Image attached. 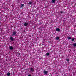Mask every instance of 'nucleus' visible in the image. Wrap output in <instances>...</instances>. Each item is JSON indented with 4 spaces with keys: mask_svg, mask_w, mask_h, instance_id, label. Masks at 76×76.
<instances>
[{
    "mask_svg": "<svg viewBox=\"0 0 76 76\" xmlns=\"http://www.w3.org/2000/svg\"><path fill=\"white\" fill-rule=\"evenodd\" d=\"M16 32L14 31L13 32L12 34V36H16Z\"/></svg>",
    "mask_w": 76,
    "mask_h": 76,
    "instance_id": "nucleus-1",
    "label": "nucleus"
},
{
    "mask_svg": "<svg viewBox=\"0 0 76 76\" xmlns=\"http://www.w3.org/2000/svg\"><path fill=\"white\" fill-rule=\"evenodd\" d=\"M28 25V23L27 22L24 23V26H26Z\"/></svg>",
    "mask_w": 76,
    "mask_h": 76,
    "instance_id": "nucleus-2",
    "label": "nucleus"
},
{
    "mask_svg": "<svg viewBox=\"0 0 76 76\" xmlns=\"http://www.w3.org/2000/svg\"><path fill=\"white\" fill-rule=\"evenodd\" d=\"M10 39L11 41H14V39H13V37H10Z\"/></svg>",
    "mask_w": 76,
    "mask_h": 76,
    "instance_id": "nucleus-3",
    "label": "nucleus"
},
{
    "mask_svg": "<svg viewBox=\"0 0 76 76\" xmlns=\"http://www.w3.org/2000/svg\"><path fill=\"white\" fill-rule=\"evenodd\" d=\"M48 73V71H45V70H44V71L43 72V73H44V74H45V75H47V74Z\"/></svg>",
    "mask_w": 76,
    "mask_h": 76,
    "instance_id": "nucleus-4",
    "label": "nucleus"
},
{
    "mask_svg": "<svg viewBox=\"0 0 76 76\" xmlns=\"http://www.w3.org/2000/svg\"><path fill=\"white\" fill-rule=\"evenodd\" d=\"M56 30L57 32H59L60 31V29L59 28H57Z\"/></svg>",
    "mask_w": 76,
    "mask_h": 76,
    "instance_id": "nucleus-5",
    "label": "nucleus"
},
{
    "mask_svg": "<svg viewBox=\"0 0 76 76\" xmlns=\"http://www.w3.org/2000/svg\"><path fill=\"white\" fill-rule=\"evenodd\" d=\"M10 50H13V47H12V46H11L10 47Z\"/></svg>",
    "mask_w": 76,
    "mask_h": 76,
    "instance_id": "nucleus-6",
    "label": "nucleus"
},
{
    "mask_svg": "<svg viewBox=\"0 0 76 76\" xmlns=\"http://www.w3.org/2000/svg\"><path fill=\"white\" fill-rule=\"evenodd\" d=\"M30 71H31V72H34V68H31Z\"/></svg>",
    "mask_w": 76,
    "mask_h": 76,
    "instance_id": "nucleus-7",
    "label": "nucleus"
},
{
    "mask_svg": "<svg viewBox=\"0 0 76 76\" xmlns=\"http://www.w3.org/2000/svg\"><path fill=\"white\" fill-rule=\"evenodd\" d=\"M60 39V37H56L55 39H56V40H58Z\"/></svg>",
    "mask_w": 76,
    "mask_h": 76,
    "instance_id": "nucleus-8",
    "label": "nucleus"
},
{
    "mask_svg": "<svg viewBox=\"0 0 76 76\" xmlns=\"http://www.w3.org/2000/svg\"><path fill=\"white\" fill-rule=\"evenodd\" d=\"M55 2H56V0H52V3H54Z\"/></svg>",
    "mask_w": 76,
    "mask_h": 76,
    "instance_id": "nucleus-9",
    "label": "nucleus"
},
{
    "mask_svg": "<svg viewBox=\"0 0 76 76\" xmlns=\"http://www.w3.org/2000/svg\"><path fill=\"white\" fill-rule=\"evenodd\" d=\"M72 45L74 47H76V43H73Z\"/></svg>",
    "mask_w": 76,
    "mask_h": 76,
    "instance_id": "nucleus-10",
    "label": "nucleus"
},
{
    "mask_svg": "<svg viewBox=\"0 0 76 76\" xmlns=\"http://www.w3.org/2000/svg\"><path fill=\"white\" fill-rule=\"evenodd\" d=\"M7 75L8 76H10V72H8L7 73Z\"/></svg>",
    "mask_w": 76,
    "mask_h": 76,
    "instance_id": "nucleus-11",
    "label": "nucleus"
},
{
    "mask_svg": "<svg viewBox=\"0 0 76 76\" xmlns=\"http://www.w3.org/2000/svg\"><path fill=\"white\" fill-rule=\"evenodd\" d=\"M32 3V1H30V2H29V3H28V4L30 5H31Z\"/></svg>",
    "mask_w": 76,
    "mask_h": 76,
    "instance_id": "nucleus-12",
    "label": "nucleus"
},
{
    "mask_svg": "<svg viewBox=\"0 0 76 76\" xmlns=\"http://www.w3.org/2000/svg\"><path fill=\"white\" fill-rule=\"evenodd\" d=\"M50 55V53L48 52V53H46V56H49Z\"/></svg>",
    "mask_w": 76,
    "mask_h": 76,
    "instance_id": "nucleus-13",
    "label": "nucleus"
},
{
    "mask_svg": "<svg viewBox=\"0 0 76 76\" xmlns=\"http://www.w3.org/2000/svg\"><path fill=\"white\" fill-rule=\"evenodd\" d=\"M24 6V4H22L21 6L20 7V8H22L23 7V6Z\"/></svg>",
    "mask_w": 76,
    "mask_h": 76,
    "instance_id": "nucleus-14",
    "label": "nucleus"
},
{
    "mask_svg": "<svg viewBox=\"0 0 76 76\" xmlns=\"http://www.w3.org/2000/svg\"><path fill=\"white\" fill-rule=\"evenodd\" d=\"M75 40V38H73L72 39L71 41H74Z\"/></svg>",
    "mask_w": 76,
    "mask_h": 76,
    "instance_id": "nucleus-15",
    "label": "nucleus"
},
{
    "mask_svg": "<svg viewBox=\"0 0 76 76\" xmlns=\"http://www.w3.org/2000/svg\"><path fill=\"white\" fill-rule=\"evenodd\" d=\"M68 39H72V38H71V37H68Z\"/></svg>",
    "mask_w": 76,
    "mask_h": 76,
    "instance_id": "nucleus-16",
    "label": "nucleus"
},
{
    "mask_svg": "<svg viewBox=\"0 0 76 76\" xmlns=\"http://www.w3.org/2000/svg\"><path fill=\"white\" fill-rule=\"evenodd\" d=\"M60 13H62V14H63V13H64V12L63 11H60Z\"/></svg>",
    "mask_w": 76,
    "mask_h": 76,
    "instance_id": "nucleus-17",
    "label": "nucleus"
},
{
    "mask_svg": "<svg viewBox=\"0 0 76 76\" xmlns=\"http://www.w3.org/2000/svg\"><path fill=\"white\" fill-rule=\"evenodd\" d=\"M66 61L67 62H69V59H66Z\"/></svg>",
    "mask_w": 76,
    "mask_h": 76,
    "instance_id": "nucleus-18",
    "label": "nucleus"
},
{
    "mask_svg": "<svg viewBox=\"0 0 76 76\" xmlns=\"http://www.w3.org/2000/svg\"><path fill=\"white\" fill-rule=\"evenodd\" d=\"M28 76H31V75H28Z\"/></svg>",
    "mask_w": 76,
    "mask_h": 76,
    "instance_id": "nucleus-19",
    "label": "nucleus"
},
{
    "mask_svg": "<svg viewBox=\"0 0 76 76\" xmlns=\"http://www.w3.org/2000/svg\"><path fill=\"white\" fill-rule=\"evenodd\" d=\"M18 55H19V56H20V53H18Z\"/></svg>",
    "mask_w": 76,
    "mask_h": 76,
    "instance_id": "nucleus-20",
    "label": "nucleus"
}]
</instances>
